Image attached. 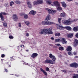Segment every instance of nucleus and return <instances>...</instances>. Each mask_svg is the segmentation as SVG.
Listing matches in <instances>:
<instances>
[{
	"mask_svg": "<svg viewBox=\"0 0 78 78\" xmlns=\"http://www.w3.org/2000/svg\"><path fill=\"white\" fill-rule=\"evenodd\" d=\"M41 25H54L55 23L50 21H42L41 22Z\"/></svg>",
	"mask_w": 78,
	"mask_h": 78,
	"instance_id": "nucleus-3",
	"label": "nucleus"
},
{
	"mask_svg": "<svg viewBox=\"0 0 78 78\" xmlns=\"http://www.w3.org/2000/svg\"><path fill=\"white\" fill-rule=\"evenodd\" d=\"M24 23L27 26H29L30 24V23L29 21H24Z\"/></svg>",
	"mask_w": 78,
	"mask_h": 78,
	"instance_id": "nucleus-24",
	"label": "nucleus"
},
{
	"mask_svg": "<svg viewBox=\"0 0 78 78\" xmlns=\"http://www.w3.org/2000/svg\"><path fill=\"white\" fill-rule=\"evenodd\" d=\"M73 30L74 31H78V29L77 27H74L73 28Z\"/></svg>",
	"mask_w": 78,
	"mask_h": 78,
	"instance_id": "nucleus-25",
	"label": "nucleus"
},
{
	"mask_svg": "<svg viewBox=\"0 0 78 78\" xmlns=\"http://www.w3.org/2000/svg\"><path fill=\"white\" fill-rule=\"evenodd\" d=\"M24 13H20V16H24Z\"/></svg>",
	"mask_w": 78,
	"mask_h": 78,
	"instance_id": "nucleus-39",
	"label": "nucleus"
},
{
	"mask_svg": "<svg viewBox=\"0 0 78 78\" xmlns=\"http://www.w3.org/2000/svg\"><path fill=\"white\" fill-rule=\"evenodd\" d=\"M3 15H4L6 16V15H7V13H5V12H2L0 13V18L1 19V20L2 21H4V16H3Z\"/></svg>",
	"mask_w": 78,
	"mask_h": 78,
	"instance_id": "nucleus-6",
	"label": "nucleus"
},
{
	"mask_svg": "<svg viewBox=\"0 0 78 78\" xmlns=\"http://www.w3.org/2000/svg\"><path fill=\"white\" fill-rule=\"evenodd\" d=\"M66 28L67 30H68V31H70V30H72V28L69 26L66 27Z\"/></svg>",
	"mask_w": 78,
	"mask_h": 78,
	"instance_id": "nucleus-28",
	"label": "nucleus"
},
{
	"mask_svg": "<svg viewBox=\"0 0 78 78\" xmlns=\"http://www.w3.org/2000/svg\"><path fill=\"white\" fill-rule=\"evenodd\" d=\"M27 4L29 7L30 8H32V4H31V2L28 1L27 2Z\"/></svg>",
	"mask_w": 78,
	"mask_h": 78,
	"instance_id": "nucleus-12",
	"label": "nucleus"
},
{
	"mask_svg": "<svg viewBox=\"0 0 78 78\" xmlns=\"http://www.w3.org/2000/svg\"><path fill=\"white\" fill-rule=\"evenodd\" d=\"M76 37H77V38H78V33L76 34Z\"/></svg>",
	"mask_w": 78,
	"mask_h": 78,
	"instance_id": "nucleus-48",
	"label": "nucleus"
},
{
	"mask_svg": "<svg viewBox=\"0 0 78 78\" xmlns=\"http://www.w3.org/2000/svg\"><path fill=\"white\" fill-rule=\"evenodd\" d=\"M70 18H69V20H62V22L63 23L65 24V25H70L72 24V23L73 22H75L76 20H78V19H75L74 20H70Z\"/></svg>",
	"mask_w": 78,
	"mask_h": 78,
	"instance_id": "nucleus-1",
	"label": "nucleus"
},
{
	"mask_svg": "<svg viewBox=\"0 0 78 78\" xmlns=\"http://www.w3.org/2000/svg\"><path fill=\"white\" fill-rule=\"evenodd\" d=\"M51 40H54V38L53 37H51Z\"/></svg>",
	"mask_w": 78,
	"mask_h": 78,
	"instance_id": "nucleus-52",
	"label": "nucleus"
},
{
	"mask_svg": "<svg viewBox=\"0 0 78 78\" xmlns=\"http://www.w3.org/2000/svg\"><path fill=\"white\" fill-rule=\"evenodd\" d=\"M73 44L74 46H76L77 44H78V40L77 39H74Z\"/></svg>",
	"mask_w": 78,
	"mask_h": 78,
	"instance_id": "nucleus-15",
	"label": "nucleus"
},
{
	"mask_svg": "<svg viewBox=\"0 0 78 78\" xmlns=\"http://www.w3.org/2000/svg\"><path fill=\"white\" fill-rule=\"evenodd\" d=\"M11 67L10 66H9V67Z\"/></svg>",
	"mask_w": 78,
	"mask_h": 78,
	"instance_id": "nucleus-63",
	"label": "nucleus"
},
{
	"mask_svg": "<svg viewBox=\"0 0 78 78\" xmlns=\"http://www.w3.org/2000/svg\"><path fill=\"white\" fill-rule=\"evenodd\" d=\"M15 76H19L17 75L16 74H15Z\"/></svg>",
	"mask_w": 78,
	"mask_h": 78,
	"instance_id": "nucleus-58",
	"label": "nucleus"
},
{
	"mask_svg": "<svg viewBox=\"0 0 78 78\" xmlns=\"http://www.w3.org/2000/svg\"><path fill=\"white\" fill-rule=\"evenodd\" d=\"M15 3L17 5H19V4H20V3H21V2L19 0H16L15 1Z\"/></svg>",
	"mask_w": 78,
	"mask_h": 78,
	"instance_id": "nucleus-27",
	"label": "nucleus"
},
{
	"mask_svg": "<svg viewBox=\"0 0 78 78\" xmlns=\"http://www.w3.org/2000/svg\"><path fill=\"white\" fill-rule=\"evenodd\" d=\"M33 4L34 5H38V3L37 0V1H34L33 2Z\"/></svg>",
	"mask_w": 78,
	"mask_h": 78,
	"instance_id": "nucleus-26",
	"label": "nucleus"
},
{
	"mask_svg": "<svg viewBox=\"0 0 78 78\" xmlns=\"http://www.w3.org/2000/svg\"><path fill=\"white\" fill-rule=\"evenodd\" d=\"M22 46H23V44H21V45L20 46V47L22 48Z\"/></svg>",
	"mask_w": 78,
	"mask_h": 78,
	"instance_id": "nucleus-55",
	"label": "nucleus"
},
{
	"mask_svg": "<svg viewBox=\"0 0 78 78\" xmlns=\"http://www.w3.org/2000/svg\"><path fill=\"white\" fill-rule=\"evenodd\" d=\"M5 71H6V72H8V70H7V69H5Z\"/></svg>",
	"mask_w": 78,
	"mask_h": 78,
	"instance_id": "nucleus-54",
	"label": "nucleus"
},
{
	"mask_svg": "<svg viewBox=\"0 0 78 78\" xmlns=\"http://www.w3.org/2000/svg\"><path fill=\"white\" fill-rule=\"evenodd\" d=\"M37 56H38V54L37 53H34L32 54L31 55V57L33 59H34V58H36V57Z\"/></svg>",
	"mask_w": 78,
	"mask_h": 78,
	"instance_id": "nucleus-11",
	"label": "nucleus"
},
{
	"mask_svg": "<svg viewBox=\"0 0 78 78\" xmlns=\"http://www.w3.org/2000/svg\"><path fill=\"white\" fill-rule=\"evenodd\" d=\"M38 5H41L43 3V0H37Z\"/></svg>",
	"mask_w": 78,
	"mask_h": 78,
	"instance_id": "nucleus-23",
	"label": "nucleus"
},
{
	"mask_svg": "<svg viewBox=\"0 0 78 78\" xmlns=\"http://www.w3.org/2000/svg\"><path fill=\"white\" fill-rule=\"evenodd\" d=\"M9 38L11 39H12L14 38V37H13V36H9Z\"/></svg>",
	"mask_w": 78,
	"mask_h": 78,
	"instance_id": "nucleus-41",
	"label": "nucleus"
},
{
	"mask_svg": "<svg viewBox=\"0 0 78 78\" xmlns=\"http://www.w3.org/2000/svg\"><path fill=\"white\" fill-rule=\"evenodd\" d=\"M36 12L34 10H31L30 11L29 13L30 14H32L33 16H34L35 14H36Z\"/></svg>",
	"mask_w": 78,
	"mask_h": 78,
	"instance_id": "nucleus-16",
	"label": "nucleus"
},
{
	"mask_svg": "<svg viewBox=\"0 0 78 78\" xmlns=\"http://www.w3.org/2000/svg\"><path fill=\"white\" fill-rule=\"evenodd\" d=\"M51 19V16L50 15H48L45 19V20H50Z\"/></svg>",
	"mask_w": 78,
	"mask_h": 78,
	"instance_id": "nucleus-19",
	"label": "nucleus"
},
{
	"mask_svg": "<svg viewBox=\"0 0 78 78\" xmlns=\"http://www.w3.org/2000/svg\"><path fill=\"white\" fill-rule=\"evenodd\" d=\"M21 42H22L23 43V44H25V41L22 42L21 41Z\"/></svg>",
	"mask_w": 78,
	"mask_h": 78,
	"instance_id": "nucleus-53",
	"label": "nucleus"
},
{
	"mask_svg": "<svg viewBox=\"0 0 78 78\" xmlns=\"http://www.w3.org/2000/svg\"><path fill=\"white\" fill-rule=\"evenodd\" d=\"M26 36H27V37H28V36H29V34H28V33L26 34Z\"/></svg>",
	"mask_w": 78,
	"mask_h": 78,
	"instance_id": "nucleus-45",
	"label": "nucleus"
},
{
	"mask_svg": "<svg viewBox=\"0 0 78 78\" xmlns=\"http://www.w3.org/2000/svg\"><path fill=\"white\" fill-rule=\"evenodd\" d=\"M23 64H24V65H25V64L26 65V64H27V65H28V63H27V64H25V63H23Z\"/></svg>",
	"mask_w": 78,
	"mask_h": 78,
	"instance_id": "nucleus-56",
	"label": "nucleus"
},
{
	"mask_svg": "<svg viewBox=\"0 0 78 78\" xmlns=\"http://www.w3.org/2000/svg\"><path fill=\"white\" fill-rule=\"evenodd\" d=\"M40 70L41 71V72L43 73L45 76H47V72H46L42 68H40Z\"/></svg>",
	"mask_w": 78,
	"mask_h": 78,
	"instance_id": "nucleus-14",
	"label": "nucleus"
},
{
	"mask_svg": "<svg viewBox=\"0 0 78 78\" xmlns=\"http://www.w3.org/2000/svg\"><path fill=\"white\" fill-rule=\"evenodd\" d=\"M73 34H67V36L68 38H72V37H73Z\"/></svg>",
	"mask_w": 78,
	"mask_h": 78,
	"instance_id": "nucleus-20",
	"label": "nucleus"
},
{
	"mask_svg": "<svg viewBox=\"0 0 78 78\" xmlns=\"http://www.w3.org/2000/svg\"><path fill=\"white\" fill-rule=\"evenodd\" d=\"M76 78V74H75L74 76H73V78Z\"/></svg>",
	"mask_w": 78,
	"mask_h": 78,
	"instance_id": "nucleus-49",
	"label": "nucleus"
},
{
	"mask_svg": "<svg viewBox=\"0 0 78 78\" xmlns=\"http://www.w3.org/2000/svg\"><path fill=\"white\" fill-rule=\"evenodd\" d=\"M57 8H58L57 9V10L58 11H61L62 9V8H61L60 6H59L58 7H57Z\"/></svg>",
	"mask_w": 78,
	"mask_h": 78,
	"instance_id": "nucleus-29",
	"label": "nucleus"
},
{
	"mask_svg": "<svg viewBox=\"0 0 78 78\" xmlns=\"http://www.w3.org/2000/svg\"><path fill=\"white\" fill-rule=\"evenodd\" d=\"M72 50V48L71 46H68L67 48L66 49V50H67L68 51H71Z\"/></svg>",
	"mask_w": 78,
	"mask_h": 78,
	"instance_id": "nucleus-17",
	"label": "nucleus"
},
{
	"mask_svg": "<svg viewBox=\"0 0 78 78\" xmlns=\"http://www.w3.org/2000/svg\"><path fill=\"white\" fill-rule=\"evenodd\" d=\"M56 25L57 28H58V29L59 30H62V28H64V27H62V26H60V25L59 24H56Z\"/></svg>",
	"mask_w": 78,
	"mask_h": 78,
	"instance_id": "nucleus-13",
	"label": "nucleus"
},
{
	"mask_svg": "<svg viewBox=\"0 0 78 78\" xmlns=\"http://www.w3.org/2000/svg\"><path fill=\"white\" fill-rule=\"evenodd\" d=\"M76 78H78V74H76Z\"/></svg>",
	"mask_w": 78,
	"mask_h": 78,
	"instance_id": "nucleus-50",
	"label": "nucleus"
},
{
	"mask_svg": "<svg viewBox=\"0 0 78 78\" xmlns=\"http://www.w3.org/2000/svg\"><path fill=\"white\" fill-rule=\"evenodd\" d=\"M53 4H51L52 6H55L57 8V7H58L60 6V4L59 2L58 1H55L53 2Z\"/></svg>",
	"mask_w": 78,
	"mask_h": 78,
	"instance_id": "nucleus-7",
	"label": "nucleus"
},
{
	"mask_svg": "<svg viewBox=\"0 0 78 78\" xmlns=\"http://www.w3.org/2000/svg\"><path fill=\"white\" fill-rule=\"evenodd\" d=\"M60 33H55V36H60Z\"/></svg>",
	"mask_w": 78,
	"mask_h": 78,
	"instance_id": "nucleus-35",
	"label": "nucleus"
},
{
	"mask_svg": "<svg viewBox=\"0 0 78 78\" xmlns=\"http://www.w3.org/2000/svg\"><path fill=\"white\" fill-rule=\"evenodd\" d=\"M62 43L63 44H66L67 43V41H66V39L65 38H62Z\"/></svg>",
	"mask_w": 78,
	"mask_h": 78,
	"instance_id": "nucleus-18",
	"label": "nucleus"
},
{
	"mask_svg": "<svg viewBox=\"0 0 78 78\" xmlns=\"http://www.w3.org/2000/svg\"><path fill=\"white\" fill-rule=\"evenodd\" d=\"M69 52H68V54L69 55H70V56H72L73 55V54H72V52L71 51H69Z\"/></svg>",
	"mask_w": 78,
	"mask_h": 78,
	"instance_id": "nucleus-37",
	"label": "nucleus"
},
{
	"mask_svg": "<svg viewBox=\"0 0 78 78\" xmlns=\"http://www.w3.org/2000/svg\"><path fill=\"white\" fill-rule=\"evenodd\" d=\"M48 34H53V32L51 31H51H48L47 33Z\"/></svg>",
	"mask_w": 78,
	"mask_h": 78,
	"instance_id": "nucleus-31",
	"label": "nucleus"
},
{
	"mask_svg": "<svg viewBox=\"0 0 78 78\" xmlns=\"http://www.w3.org/2000/svg\"><path fill=\"white\" fill-rule=\"evenodd\" d=\"M23 47L24 48H25V46H24V45H23Z\"/></svg>",
	"mask_w": 78,
	"mask_h": 78,
	"instance_id": "nucleus-62",
	"label": "nucleus"
},
{
	"mask_svg": "<svg viewBox=\"0 0 78 78\" xmlns=\"http://www.w3.org/2000/svg\"><path fill=\"white\" fill-rule=\"evenodd\" d=\"M44 64H55V62H53L50 59H46L43 62Z\"/></svg>",
	"mask_w": 78,
	"mask_h": 78,
	"instance_id": "nucleus-4",
	"label": "nucleus"
},
{
	"mask_svg": "<svg viewBox=\"0 0 78 78\" xmlns=\"http://www.w3.org/2000/svg\"><path fill=\"white\" fill-rule=\"evenodd\" d=\"M14 4V2H13L11 1L10 2V6H12V5Z\"/></svg>",
	"mask_w": 78,
	"mask_h": 78,
	"instance_id": "nucleus-34",
	"label": "nucleus"
},
{
	"mask_svg": "<svg viewBox=\"0 0 78 78\" xmlns=\"http://www.w3.org/2000/svg\"><path fill=\"white\" fill-rule=\"evenodd\" d=\"M12 16L14 21H17V20L18 19V17H17V15L14 14Z\"/></svg>",
	"mask_w": 78,
	"mask_h": 78,
	"instance_id": "nucleus-10",
	"label": "nucleus"
},
{
	"mask_svg": "<svg viewBox=\"0 0 78 78\" xmlns=\"http://www.w3.org/2000/svg\"><path fill=\"white\" fill-rule=\"evenodd\" d=\"M76 5H78V3L77 2H76Z\"/></svg>",
	"mask_w": 78,
	"mask_h": 78,
	"instance_id": "nucleus-57",
	"label": "nucleus"
},
{
	"mask_svg": "<svg viewBox=\"0 0 78 78\" xmlns=\"http://www.w3.org/2000/svg\"><path fill=\"white\" fill-rule=\"evenodd\" d=\"M3 26L4 27H7V23L5 21H4L3 23Z\"/></svg>",
	"mask_w": 78,
	"mask_h": 78,
	"instance_id": "nucleus-32",
	"label": "nucleus"
},
{
	"mask_svg": "<svg viewBox=\"0 0 78 78\" xmlns=\"http://www.w3.org/2000/svg\"><path fill=\"white\" fill-rule=\"evenodd\" d=\"M49 57L50 58H52V60L53 61H56V57L53 56L52 54H49Z\"/></svg>",
	"mask_w": 78,
	"mask_h": 78,
	"instance_id": "nucleus-9",
	"label": "nucleus"
},
{
	"mask_svg": "<svg viewBox=\"0 0 78 78\" xmlns=\"http://www.w3.org/2000/svg\"><path fill=\"white\" fill-rule=\"evenodd\" d=\"M73 54L74 55H76V52H73Z\"/></svg>",
	"mask_w": 78,
	"mask_h": 78,
	"instance_id": "nucleus-47",
	"label": "nucleus"
},
{
	"mask_svg": "<svg viewBox=\"0 0 78 78\" xmlns=\"http://www.w3.org/2000/svg\"><path fill=\"white\" fill-rule=\"evenodd\" d=\"M46 9L48 11L49 14H52V15L55 14L56 13V10H55L49 9L48 8Z\"/></svg>",
	"mask_w": 78,
	"mask_h": 78,
	"instance_id": "nucleus-5",
	"label": "nucleus"
},
{
	"mask_svg": "<svg viewBox=\"0 0 78 78\" xmlns=\"http://www.w3.org/2000/svg\"><path fill=\"white\" fill-rule=\"evenodd\" d=\"M51 28H50L49 29H41V31L39 32V34H40L42 35V34H44V35H46L47 34V33L48 31H51Z\"/></svg>",
	"mask_w": 78,
	"mask_h": 78,
	"instance_id": "nucleus-2",
	"label": "nucleus"
},
{
	"mask_svg": "<svg viewBox=\"0 0 78 78\" xmlns=\"http://www.w3.org/2000/svg\"><path fill=\"white\" fill-rule=\"evenodd\" d=\"M49 45H50V46H52V45L51 44H49Z\"/></svg>",
	"mask_w": 78,
	"mask_h": 78,
	"instance_id": "nucleus-59",
	"label": "nucleus"
},
{
	"mask_svg": "<svg viewBox=\"0 0 78 78\" xmlns=\"http://www.w3.org/2000/svg\"><path fill=\"white\" fill-rule=\"evenodd\" d=\"M11 58V59H12L13 58V57H12L11 58Z\"/></svg>",
	"mask_w": 78,
	"mask_h": 78,
	"instance_id": "nucleus-60",
	"label": "nucleus"
},
{
	"mask_svg": "<svg viewBox=\"0 0 78 78\" xmlns=\"http://www.w3.org/2000/svg\"><path fill=\"white\" fill-rule=\"evenodd\" d=\"M73 0H67V1H68V2H72V1H73Z\"/></svg>",
	"mask_w": 78,
	"mask_h": 78,
	"instance_id": "nucleus-51",
	"label": "nucleus"
},
{
	"mask_svg": "<svg viewBox=\"0 0 78 78\" xmlns=\"http://www.w3.org/2000/svg\"><path fill=\"white\" fill-rule=\"evenodd\" d=\"M62 19L61 18H58V22L59 23H61V20Z\"/></svg>",
	"mask_w": 78,
	"mask_h": 78,
	"instance_id": "nucleus-40",
	"label": "nucleus"
},
{
	"mask_svg": "<svg viewBox=\"0 0 78 78\" xmlns=\"http://www.w3.org/2000/svg\"><path fill=\"white\" fill-rule=\"evenodd\" d=\"M61 3L62 4L63 7H64V8H66L67 6V5L65 3V2H61Z\"/></svg>",
	"mask_w": 78,
	"mask_h": 78,
	"instance_id": "nucleus-21",
	"label": "nucleus"
},
{
	"mask_svg": "<svg viewBox=\"0 0 78 78\" xmlns=\"http://www.w3.org/2000/svg\"><path fill=\"white\" fill-rule=\"evenodd\" d=\"M65 16V13L62 12L60 14V16L62 17H64Z\"/></svg>",
	"mask_w": 78,
	"mask_h": 78,
	"instance_id": "nucleus-30",
	"label": "nucleus"
},
{
	"mask_svg": "<svg viewBox=\"0 0 78 78\" xmlns=\"http://www.w3.org/2000/svg\"><path fill=\"white\" fill-rule=\"evenodd\" d=\"M59 50H61V51H62V50H64V47L61 46L59 48Z\"/></svg>",
	"mask_w": 78,
	"mask_h": 78,
	"instance_id": "nucleus-33",
	"label": "nucleus"
},
{
	"mask_svg": "<svg viewBox=\"0 0 78 78\" xmlns=\"http://www.w3.org/2000/svg\"><path fill=\"white\" fill-rule=\"evenodd\" d=\"M62 71L64 72V73H67V71L66 70H62Z\"/></svg>",
	"mask_w": 78,
	"mask_h": 78,
	"instance_id": "nucleus-44",
	"label": "nucleus"
},
{
	"mask_svg": "<svg viewBox=\"0 0 78 78\" xmlns=\"http://www.w3.org/2000/svg\"><path fill=\"white\" fill-rule=\"evenodd\" d=\"M24 17L25 19H27V18H28V15L27 14H25L24 15Z\"/></svg>",
	"mask_w": 78,
	"mask_h": 78,
	"instance_id": "nucleus-36",
	"label": "nucleus"
},
{
	"mask_svg": "<svg viewBox=\"0 0 78 78\" xmlns=\"http://www.w3.org/2000/svg\"><path fill=\"white\" fill-rule=\"evenodd\" d=\"M62 41V39H56L55 40V42H61Z\"/></svg>",
	"mask_w": 78,
	"mask_h": 78,
	"instance_id": "nucleus-22",
	"label": "nucleus"
},
{
	"mask_svg": "<svg viewBox=\"0 0 78 78\" xmlns=\"http://www.w3.org/2000/svg\"><path fill=\"white\" fill-rule=\"evenodd\" d=\"M1 57L2 58H4V57H5V55L4 54H2Z\"/></svg>",
	"mask_w": 78,
	"mask_h": 78,
	"instance_id": "nucleus-43",
	"label": "nucleus"
},
{
	"mask_svg": "<svg viewBox=\"0 0 78 78\" xmlns=\"http://www.w3.org/2000/svg\"><path fill=\"white\" fill-rule=\"evenodd\" d=\"M19 27H21V24L20 23H19Z\"/></svg>",
	"mask_w": 78,
	"mask_h": 78,
	"instance_id": "nucleus-46",
	"label": "nucleus"
},
{
	"mask_svg": "<svg viewBox=\"0 0 78 78\" xmlns=\"http://www.w3.org/2000/svg\"><path fill=\"white\" fill-rule=\"evenodd\" d=\"M70 66L71 67H72L76 68L77 67H78V64L76 63H73L72 64H70Z\"/></svg>",
	"mask_w": 78,
	"mask_h": 78,
	"instance_id": "nucleus-8",
	"label": "nucleus"
},
{
	"mask_svg": "<svg viewBox=\"0 0 78 78\" xmlns=\"http://www.w3.org/2000/svg\"><path fill=\"white\" fill-rule=\"evenodd\" d=\"M46 71H49V70H50V69L48 67H47L46 68Z\"/></svg>",
	"mask_w": 78,
	"mask_h": 78,
	"instance_id": "nucleus-42",
	"label": "nucleus"
},
{
	"mask_svg": "<svg viewBox=\"0 0 78 78\" xmlns=\"http://www.w3.org/2000/svg\"><path fill=\"white\" fill-rule=\"evenodd\" d=\"M57 47H61V44H55Z\"/></svg>",
	"mask_w": 78,
	"mask_h": 78,
	"instance_id": "nucleus-38",
	"label": "nucleus"
},
{
	"mask_svg": "<svg viewBox=\"0 0 78 78\" xmlns=\"http://www.w3.org/2000/svg\"><path fill=\"white\" fill-rule=\"evenodd\" d=\"M26 51H28V50H27Z\"/></svg>",
	"mask_w": 78,
	"mask_h": 78,
	"instance_id": "nucleus-61",
	"label": "nucleus"
},
{
	"mask_svg": "<svg viewBox=\"0 0 78 78\" xmlns=\"http://www.w3.org/2000/svg\"><path fill=\"white\" fill-rule=\"evenodd\" d=\"M9 6V5H7V6Z\"/></svg>",
	"mask_w": 78,
	"mask_h": 78,
	"instance_id": "nucleus-64",
	"label": "nucleus"
}]
</instances>
